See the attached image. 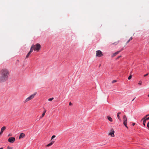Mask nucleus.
<instances>
[{
	"label": "nucleus",
	"mask_w": 149,
	"mask_h": 149,
	"mask_svg": "<svg viewBox=\"0 0 149 149\" xmlns=\"http://www.w3.org/2000/svg\"><path fill=\"white\" fill-rule=\"evenodd\" d=\"M9 73V70L6 68H3L0 70V83L5 82L8 79Z\"/></svg>",
	"instance_id": "nucleus-1"
},
{
	"label": "nucleus",
	"mask_w": 149,
	"mask_h": 149,
	"mask_svg": "<svg viewBox=\"0 0 149 149\" xmlns=\"http://www.w3.org/2000/svg\"><path fill=\"white\" fill-rule=\"evenodd\" d=\"M36 92L34 93L33 94H32L31 95H30L27 98L24 100V102L25 103H26L27 102H28L29 101L31 100L32 99H33L36 95Z\"/></svg>",
	"instance_id": "nucleus-2"
},
{
	"label": "nucleus",
	"mask_w": 149,
	"mask_h": 149,
	"mask_svg": "<svg viewBox=\"0 0 149 149\" xmlns=\"http://www.w3.org/2000/svg\"><path fill=\"white\" fill-rule=\"evenodd\" d=\"M32 46L34 51H39L41 48L40 45L38 43H37L35 45H33Z\"/></svg>",
	"instance_id": "nucleus-3"
},
{
	"label": "nucleus",
	"mask_w": 149,
	"mask_h": 149,
	"mask_svg": "<svg viewBox=\"0 0 149 149\" xmlns=\"http://www.w3.org/2000/svg\"><path fill=\"white\" fill-rule=\"evenodd\" d=\"M96 56L98 57H101L103 56L102 52L100 50H97L96 52Z\"/></svg>",
	"instance_id": "nucleus-4"
},
{
	"label": "nucleus",
	"mask_w": 149,
	"mask_h": 149,
	"mask_svg": "<svg viewBox=\"0 0 149 149\" xmlns=\"http://www.w3.org/2000/svg\"><path fill=\"white\" fill-rule=\"evenodd\" d=\"M8 141L11 143H13L15 141V138L14 137H11L9 138Z\"/></svg>",
	"instance_id": "nucleus-5"
},
{
	"label": "nucleus",
	"mask_w": 149,
	"mask_h": 149,
	"mask_svg": "<svg viewBox=\"0 0 149 149\" xmlns=\"http://www.w3.org/2000/svg\"><path fill=\"white\" fill-rule=\"evenodd\" d=\"M114 132L113 129L112 128L111 129V132L110 133H109V135H111L112 137H113L114 136Z\"/></svg>",
	"instance_id": "nucleus-6"
},
{
	"label": "nucleus",
	"mask_w": 149,
	"mask_h": 149,
	"mask_svg": "<svg viewBox=\"0 0 149 149\" xmlns=\"http://www.w3.org/2000/svg\"><path fill=\"white\" fill-rule=\"evenodd\" d=\"M25 136V134L23 133H20L19 137V139H20L21 138H23Z\"/></svg>",
	"instance_id": "nucleus-7"
},
{
	"label": "nucleus",
	"mask_w": 149,
	"mask_h": 149,
	"mask_svg": "<svg viewBox=\"0 0 149 149\" xmlns=\"http://www.w3.org/2000/svg\"><path fill=\"white\" fill-rule=\"evenodd\" d=\"M121 51H118L116 52L115 53H114V54H113V55L111 56V57H114V56H116V55H117V54H118Z\"/></svg>",
	"instance_id": "nucleus-8"
},
{
	"label": "nucleus",
	"mask_w": 149,
	"mask_h": 149,
	"mask_svg": "<svg viewBox=\"0 0 149 149\" xmlns=\"http://www.w3.org/2000/svg\"><path fill=\"white\" fill-rule=\"evenodd\" d=\"M54 142V141H51L50 143H49L46 146V147H49V146H51L53 144V143Z\"/></svg>",
	"instance_id": "nucleus-9"
},
{
	"label": "nucleus",
	"mask_w": 149,
	"mask_h": 149,
	"mask_svg": "<svg viewBox=\"0 0 149 149\" xmlns=\"http://www.w3.org/2000/svg\"><path fill=\"white\" fill-rule=\"evenodd\" d=\"M121 112H118L117 114V116L118 118L120 120V121H121V119L120 116L119 115L121 113Z\"/></svg>",
	"instance_id": "nucleus-10"
},
{
	"label": "nucleus",
	"mask_w": 149,
	"mask_h": 149,
	"mask_svg": "<svg viewBox=\"0 0 149 149\" xmlns=\"http://www.w3.org/2000/svg\"><path fill=\"white\" fill-rule=\"evenodd\" d=\"M107 118L108 120L110 121L111 122H112L113 121V120L112 118L110 116H107Z\"/></svg>",
	"instance_id": "nucleus-11"
},
{
	"label": "nucleus",
	"mask_w": 149,
	"mask_h": 149,
	"mask_svg": "<svg viewBox=\"0 0 149 149\" xmlns=\"http://www.w3.org/2000/svg\"><path fill=\"white\" fill-rule=\"evenodd\" d=\"M123 119V121H125V120L126 121H127V117H126V115H125L124 116Z\"/></svg>",
	"instance_id": "nucleus-12"
},
{
	"label": "nucleus",
	"mask_w": 149,
	"mask_h": 149,
	"mask_svg": "<svg viewBox=\"0 0 149 149\" xmlns=\"http://www.w3.org/2000/svg\"><path fill=\"white\" fill-rule=\"evenodd\" d=\"M33 47L31 46V47L30 50L29 52V53H30L31 54L33 52Z\"/></svg>",
	"instance_id": "nucleus-13"
},
{
	"label": "nucleus",
	"mask_w": 149,
	"mask_h": 149,
	"mask_svg": "<svg viewBox=\"0 0 149 149\" xmlns=\"http://www.w3.org/2000/svg\"><path fill=\"white\" fill-rule=\"evenodd\" d=\"M45 112H43V113H42V115L40 117V119L42 118L45 115Z\"/></svg>",
	"instance_id": "nucleus-14"
},
{
	"label": "nucleus",
	"mask_w": 149,
	"mask_h": 149,
	"mask_svg": "<svg viewBox=\"0 0 149 149\" xmlns=\"http://www.w3.org/2000/svg\"><path fill=\"white\" fill-rule=\"evenodd\" d=\"M143 119H144L146 121L147 120H149V117H146V118H144V119H143V118L141 119V121Z\"/></svg>",
	"instance_id": "nucleus-15"
},
{
	"label": "nucleus",
	"mask_w": 149,
	"mask_h": 149,
	"mask_svg": "<svg viewBox=\"0 0 149 149\" xmlns=\"http://www.w3.org/2000/svg\"><path fill=\"white\" fill-rule=\"evenodd\" d=\"M6 127L3 126L1 128V130L3 131L4 130H6Z\"/></svg>",
	"instance_id": "nucleus-16"
},
{
	"label": "nucleus",
	"mask_w": 149,
	"mask_h": 149,
	"mask_svg": "<svg viewBox=\"0 0 149 149\" xmlns=\"http://www.w3.org/2000/svg\"><path fill=\"white\" fill-rule=\"evenodd\" d=\"M143 124L144 126L145 127L146 126L145 123H146V121L144 119H143Z\"/></svg>",
	"instance_id": "nucleus-17"
},
{
	"label": "nucleus",
	"mask_w": 149,
	"mask_h": 149,
	"mask_svg": "<svg viewBox=\"0 0 149 149\" xmlns=\"http://www.w3.org/2000/svg\"><path fill=\"white\" fill-rule=\"evenodd\" d=\"M132 37H131V38H130L127 41V43H129V42L132 40Z\"/></svg>",
	"instance_id": "nucleus-18"
},
{
	"label": "nucleus",
	"mask_w": 149,
	"mask_h": 149,
	"mask_svg": "<svg viewBox=\"0 0 149 149\" xmlns=\"http://www.w3.org/2000/svg\"><path fill=\"white\" fill-rule=\"evenodd\" d=\"M119 42V41H117V42H114L113 43H112L111 45H114V44H115L116 45H117Z\"/></svg>",
	"instance_id": "nucleus-19"
},
{
	"label": "nucleus",
	"mask_w": 149,
	"mask_h": 149,
	"mask_svg": "<svg viewBox=\"0 0 149 149\" xmlns=\"http://www.w3.org/2000/svg\"><path fill=\"white\" fill-rule=\"evenodd\" d=\"M30 54H31L30 53H29V52H28L26 56V58H28V57H29V56L30 55Z\"/></svg>",
	"instance_id": "nucleus-20"
},
{
	"label": "nucleus",
	"mask_w": 149,
	"mask_h": 149,
	"mask_svg": "<svg viewBox=\"0 0 149 149\" xmlns=\"http://www.w3.org/2000/svg\"><path fill=\"white\" fill-rule=\"evenodd\" d=\"M123 124L124 125H127V121H123Z\"/></svg>",
	"instance_id": "nucleus-21"
},
{
	"label": "nucleus",
	"mask_w": 149,
	"mask_h": 149,
	"mask_svg": "<svg viewBox=\"0 0 149 149\" xmlns=\"http://www.w3.org/2000/svg\"><path fill=\"white\" fill-rule=\"evenodd\" d=\"M132 75L131 74H130L128 78V79H129V80L130 79L132 78Z\"/></svg>",
	"instance_id": "nucleus-22"
},
{
	"label": "nucleus",
	"mask_w": 149,
	"mask_h": 149,
	"mask_svg": "<svg viewBox=\"0 0 149 149\" xmlns=\"http://www.w3.org/2000/svg\"><path fill=\"white\" fill-rule=\"evenodd\" d=\"M8 149H13V147H10L9 146H8L7 148Z\"/></svg>",
	"instance_id": "nucleus-23"
},
{
	"label": "nucleus",
	"mask_w": 149,
	"mask_h": 149,
	"mask_svg": "<svg viewBox=\"0 0 149 149\" xmlns=\"http://www.w3.org/2000/svg\"><path fill=\"white\" fill-rule=\"evenodd\" d=\"M54 99V98L53 97V98H49L48 99V101H51L53 99Z\"/></svg>",
	"instance_id": "nucleus-24"
},
{
	"label": "nucleus",
	"mask_w": 149,
	"mask_h": 149,
	"mask_svg": "<svg viewBox=\"0 0 149 149\" xmlns=\"http://www.w3.org/2000/svg\"><path fill=\"white\" fill-rule=\"evenodd\" d=\"M55 137H56L55 135H53V136H52V138H51V140H52V139H53Z\"/></svg>",
	"instance_id": "nucleus-25"
},
{
	"label": "nucleus",
	"mask_w": 149,
	"mask_h": 149,
	"mask_svg": "<svg viewBox=\"0 0 149 149\" xmlns=\"http://www.w3.org/2000/svg\"><path fill=\"white\" fill-rule=\"evenodd\" d=\"M148 124H149V121L148 122L147 124V127H148V129H149V126L148 125Z\"/></svg>",
	"instance_id": "nucleus-26"
},
{
	"label": "nucleus",
	"mask_w": 149,
	"mask_h": 149,
	"mask_svg": "<svg viewBox=\"0 0 149 149\" xmlns=\"http://www.w3.org/2000/svg\"><path fill=\"white\" fill-rule=\"evenodd\" d=\"M149 116V114H147V115H146L143 118V119H144V118H146V117H147V116Z\"/></svg>",
	"instance_id": "nucleus-27"
},
{
	"label": "nucleus",
	"mask_w": 149,
	"mask_h": 149,
	"mask_svg": "<svg viewBox=\"0 0 149 149\" xmlns=\"http://www.w3.org/2000/svg\"><path fill=\"white\" fill-rule=\"evenodd\" d=\"M138 84L140 85H141L142 84V81H140Z\"/></svg>",
	"instance_id": "nucleus-28"
},
{
	"label": "nucleus",
	"mask_w": 149,
	"mask_h": 149,
	"mask_svg": "<svg viewBox=\"0 0 149 149\" xmlns=\"http://www.w3.org/2000/svg\"><path fill=\"white\" fill-rule=\"evenodd\" d=\"M116 82V81L115 80H113L112 81V83H113Z\"/></svg>",
	"instance_id": "nucleus-29"
},
{
	"label": "nucleus",
	"mask_w": 149,
	"mask_h": 149,
	"mask_svg": "<svg viewBox=\"0 0 149 149\" xmlns=\"http://www.w3.org/2000/svg\"><path fill=\"white\" fill-rule=\"evenodd\" d=\"M69 105L70 106H72V103H71V102H70L69 103Z\"/></svg>",
	"instance_id": "nucleus-30"
},
{
	"label": "nucleus",
	"mask_w": 149,
	"mask_h": 149,
	"mask_svg": "<svg viewBox=\"0 0 149 149\" xmlns=\"http://www.w3.org/2000/svg\"><path fill=\"white\" fill-rule=\"evenodd\" d=\"M148 73L146 74L145 75H144V77H145L146 76H147L148 75Z\"/></svg>",
	"instance_id": "nucleus-31"
},
{
	"label": "nucleus",
	"mask_w": 149,
	"mask_h": 149,
	"mask_svg": "<svg viewBox=\"0 0 149 149\" xmlns=\"http://www.w3.org/2000/svg\"><path fill=\"white\" fill-rule=\"evenodd\" d=\"M135 125V123H133L132 124V125L133 126H134Z\"/></svg>",
	"instance_id": "nucleus-32"
},
{
	"label": "nucleus",
	"mask_w": 149,
	"mask_h": 149,
	"mask_svg": "<svg viewBox=\"0 0 149 149\" xmlns=\"http://www.w3.org/2000/svg\"><path fill=\"white\" fill-rule=\"evenodd\" d=\"M3 132V131L1 130V131L0 132L1 133H2Z\"/></svg>",
	"instance_id": "nucleus-33"
},
{
	"label": "nucleus",
	"mask_w": 149,
	"mask_h": 149,
	"mask_svg": "<svg viewBox=\"0 0 149 149\" xmlns=\"http://www.w3.org/2000/svg\"><path fill=\"white\" fill-rule=\"evenodd\" d=\"M125 126L127 128H128V127H127V125H125Z\"/></svg>",
	"instance_id": "nucleus-34"
},
{
	"label": "nucleus",
	"mask_w": 149,
	"mask_h": 149,
	"mask_svg": "<svg viewBox=\"0 0 149 149\" xmlns=\"http://www.w3.org/2000/svg\"><path fill=\"white\" fill-rule=\"evenodd\" d=\"M11 134H9L8 135V136H11Z\"/></svg>",
	"instance_id": "nucleus-35"
},
{
	"label": "nucleus",
	"mask_w": 149,
	"mask_h": 149,
	"mask_svg": "<svg viewBox=\"0 0 149 149\" xmlns=\"http://www.w3.org/2000/svg\"><path fill=\"white\" fill-rule=\"evenodd\" d=\"M120 57H121V56H119L117 58V59H118L119 58H120Z\"/></svg>",
	"instance_id": "nucleus-36"
},
{
	"label": "nucleus",
	"mask_w": 149,
	"mask_h": 149,
	"mask_svg": "<svg viewBox=\"0 0 149 149\" xmlns=\"http://www.w3.org/2000/svg\"><path fill=\"white\" fill-rule=\"evenodd\" d=\"M0 149H3V147H1V148H0Z\"/></svg>",
	"instance_id": "nucleus-37"
},
{
	"label": "nucleus",
	"mask_w": 149,
	"mask_h": 149,
	"mask_svg": "<svg viewBox=\"0 0 149 149\" xmlns=\"http://www.w3.org/2000/svg\"><path fill=\"white\" fill-rule=\"evenodd\" d=\"M148 97H149V94H148Z\"/></svg>",
	"instance_id": "nucleus-38"
},
{
	"label": "nucleus",
	"mask_w": 149,
	"mask_h": 149,
	"mask_svg": "<svg viewBox=\"0 0 149 149\" xmlns=\"http://www.w3.org/2000/svg\"><path fill=\"white\" fill-rule=\"evenodd\" d=\"M1 134H2V133H0V135Z\"/></svg>",
	"instance_id": "nucleus-39"
},
{
	"label": "nucleus",
	"mask_w": 149,
	"mask_h": 149,
	"mask_svg": "<svg viewBox=\"0 0 149 149\" xmlns=\"http://www.w3.org/2000/svg\"><path fill=\"white\" fill-rule=\"evenodd\" d=\"M134 99L133 100H132V101L134 100Z\"/></svg>",
	"instance_id": "nucleus-40"
},
{
	"label": "nucleus",
	"mask_w": 149,
	"mask_h": 149,
	"mask_svg": "<svg viewBox=\"0 0 149 149\" xmlns=\"http://www.w3.org/2000/svg\"><path fill=\"white\" fill-rule=\"evenodd\" d=\"M100 65H99V66H100Z\"/></svg>",
	"instance_id": "nucleus-41"
}]
</instances>
